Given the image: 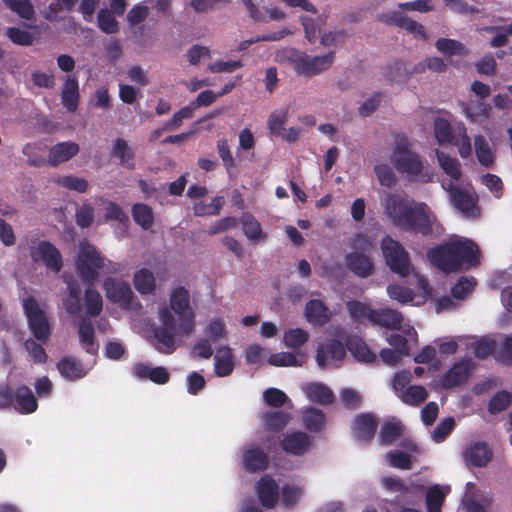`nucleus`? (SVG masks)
Instances as JSON below:
<instances>
[{
  "label": "nucleus",
  "mask_w": 512,
  "mask_h": 512,
  "mask_svg": "<svg viewBox=\"0 0 512 512\" xmlns=\"http://www.w3.org/2000/svg\"><path fill=\"white\" fill-rule=\"evenodd\" d=\"M170 307L160 309V325L153 330L152 345L166 355L176 350V337L189 336L195 329V313L190 305L189 291L179 286L170 294Z\"/></svg>",
  "instance_id": "1"
},
{
  "label": "nucleus",
  "mask_w": 512,
  "mask_h": 512,
  "mask_svg": "<svg viewBox=\"0 0 512 512\" xmlns=\"http://www.w3.org/2000/svg\"><path fill=\"white\" fill-rule=\"evenodd\" d=\"M383 207L393 225L405 232L428 237L439 235L443 231L436 215L424 202L410 201L399 194L388 193Z\"/></svg>",
  "instance_id": "2"
},
{
  "label": "nucleus",
  "mask_w": 512,
  "mask_h": 512,
  "mask_svg": "<svg viewBox=\"0 0 512 512\" xmlns=\"http://www.w3.org/2000/svg\"><path fill=\"white\" fill-rule=\"evenodd\" d=\"M106 265V259L92 244L85 242L80 244L79 252L75 259L76 270L84 284V306L89 316H98L103 310L101 294L94 288V283L99 276V270Z\"/></svg>",
  "instance_id": "3"
},
{
  "label": "nucleus",
  "mask_w": 512,
  "mask_h": 512,
  "mask_svg": "<svg viewBox=\"0 0 512 512\" xmlns=\"http://www.w3.org/2000/svg\"><path fill=\"white\" fill-rule=\"evenodd\" d=\"M395 146L391 154V163L402 174L418 177L423 182L432 181V174L425 168L421 156L411 150V142L405 133L394 136Z\"/></svg>",
  "instance_id": "4"
},
{
  "label": "nucleus",
  "mask_w": 512,
  "mask_h": 512,
  "mask_svg": "<svg viewBox=\"0 0 512 512\" xmlns=\"http://www.w3.org/2000/svg\"><path fill=\"white\" fill-rule=\"evenodd\" d=\"M23 310L27 317L29 329L35 339L41 343H47L51 336L50 323L33 296L24 298Z\"/></svg>",
  "instance_id": "5"
},
{
  "label": "nucleus",
  "mask_w": 512,
  "mask_h": 512,
  "mask_svg": "<svg viewBox=\"0 0 512 512\" xmlns=\"http://www.w3.org/2000/svg\"><path fill=\"white\" fill-rule=\"evenodd\" d=\"M381 248L390 270L401 277H405L410 272V257L400 242L390 236H385L381 242Z\"/></svg>",
  "instance_id": "6"
},
{
  "label": "nucleus",
  "mask_w": 512,
  "mask_h": 512,
  "mask_svg": "<svg viewBox=\"0 0 512 512\" xmlns=\"http://www.w3.org/2000/svg\"><path fill=\"white\" fill-rule=\"evenodd\" d=\"M449 194V200L455 209L460 211L467 218H476L480 214L478 208V196L449 181L442 185Z\"/></svg>",
  "instance_id": "7"
},
{
  "label": "nucleus",
  "mask_w": 512,
  "mask_h": 512,
  "mask_svg": "<svg viewBox=\"0 0 512 512\" xmlns=\"http://www.w3.org/2000/svg\"><path fill=\"white\" fill-rule=\"evenodd\" d=\"M29 255L34 263H40L54 273H59L63 268L62 254L50 241L34 243L29 247Z\"/></svg>",
  "instance_id": "8"
},
{
  "label": "nucleus",
  "mask_w": 512,
  "mask_h": 512,
  "mask_svg": "<svg viewBox=\"0 0 512 512\" xmlns=\"http://www.w3.org/2000/svg\"><path fill=\"white\" fill-rule=\"evenodd\" d=\"M335 60V53L329 52L323 56H310L302 54L292 60L295 72L298 75L314 76L328 70Z\"/></svg>",
  "instance_id": "9"
},
{
  "label": "nucleus",
  "mask_w": 512,
  "mask_h": 512,
  "mask_svg": "<svg viewBox=\"0 0 512 512\" xmlns=\"http://www.w3.org/2000/svg\"><path fill=\"white\" fill-rule=\"evenodd\" d=\"M427 256L434 266L445 273L458 271V260H456L453 240L430 249Z\"/></svg>",
  "instance_id": "10"
},
{
  "label": "nucleus",
  "mask_w": 512,
  "mask_h": 512,
  "mask_svg": "<svg viewBox=\"0 0 512 512\" xmlns=\"http://www.w3.org/2000/svg\"><path fill=\"white\" fill-rule=\"evenodd\" d=\"M456 260H458V271L476 268L480 265L481 252L479 246L470 239L453 240Z\"/></svg>",
  "instance_id": "11"
},
{
  "label": "nucleus",
  "mask_w": 512,
  "mask_h": 512,
  "mask_svg": "<svg viewBox=\"0 0 512 512\" xmlns=\"http://www.w3.org/2000/svg\"><path fill=\"white\" fill-rule=\"evenodd\" d=\"M106 297L113 303L119 304L125 309L131 307L134 293L129 283L108 277L103 283Z\"/></svg>",
  "instance_id": "12"
},
{
  "label": "nucleus",
  "mask_w": 512,
  "mask_h": 512,
  "mask_svg": "<svg viewBox=\"0 0 512 512\" xmlns=\"http://www.w3.org/2000/svg\"><path fill=\"white\" fill-rule=\"evenodd\" d=\"M255 492L259 503L266 509L276 507L280 498V488L277 481L270 474L259 478L255 484Z\"/></svg>",
  "instance_id": "13"
},
{
  "label": "nucleus",
  "mask_w": 512,
  "mask_h": 512,
  "mask_svg": "<svg viewBox=\"0 0 512 512\" xmlns=\"http://www.w3.org/2000/svg\"><path fill=\"white\" fill-rule=\"evenodd\" d=\"M473 364L469 359L455 362L452 367L439 379V385L444 389L461 386L467 382L471 374Z\"/></svg>",
  "instance_id": "14"
},
{
  "label": "nucleus",
  "mask_w": 512,
  "mask_h": 512,
  "mask_svg": "<svg viewBox=\"0 0 512 512\" xmlns=\"http://www.w3.org/2000/svg\"><path fill=\"white\" fill-rule=\"evenodd\" d=\"M242 466L248 473L263 472L269 466L268 453L256 445H249L242 450Z\"/></svg>",
  "instance_id": "15"
},
{
  "label": "nucleus",
  "mask_w": 512,
  "mask_h": 512,
  "mask_svg": "<svg viewBox=\"0 0 512 512\" xmlns=\"http://www.w3.org/2000/svg\"><path fill=\"white\" fill-rule=\"evenodd\" d=\"M311 443V437L302 431L287 433L280 441L281 448L287 454L294 456L304 455L309 450Z\"/></svg>",
  "instance_id": "16"
},
{
  "label": "nucleus",
  "mask_w": 512,
  "mask_h": 512,
  "mask_svg": "<svg viewBox=\"0 0 512 512\" xmlns=\"http://www.w3.org/2000/svg\"><path fill=\"white\" fill-rule=\"evenodd\" d=\"M378 421L371 413L358 414L352 425V431L357 440L362 442H370L377 430Z\"/></svg>",
  "instance_id": "17"
},
{
  "label": "nucleus",
  "mask_w": 512,
  "mask_h": 512,
  "mask_svg": "<svg viewBox=\"0 0 512 512\" xmlns=\"http://www.w3.org/2000/svg\"><path fill=\"white\" fill-rule=\"evenodd\" d=\"M11 407L19 414L27 415L37 410L38 401L28 386L20 385L13 390V402Z\"/></svg>",
  "instance_id": "18"
},
{
  "label": "nucleus",
  "mask_w": 512,
  "mask_h": 512,
  "mask_svg": "<svg viewBox=\"0 0 512 512\" xmlns=\"http://www.w3.org/2000/svg\"><path fill=\"white\" fill-rule=\"evenodd\" d=\"M492 457L493 451L485 442H475L463 451L465 462L473 467H486Z\"/></svg>",
  "instance_id": "19"
},
{
  "label": "nucleus",
  "mask_w": 512,
  "mask_h": 512,
  "mask_svg": "<svg viewBox=\"0 0 512 512\" xmlns=\"http://www.w3.org/2000/svg\"><path fill=\"white\" fill-rule=\"evenodd\" d=\"M345 265L360 278H367L374 273V263L369 254L350 252L345 256Z\"/></svg>",
  "instance_id": "20"
},
{
  "label": "nucleus",
  "mask_w": 512,
  "mask_h": 512,
  "mask_svg": "<svg viewBox=\"0 0 512 512\" xmlns=\"http://www.w3.org/2000/svg\"><path fill=\"white\" fill-rule=\"evenodd\" d=\"M86 313V317H83L78 324V335L79 342L86 353L97 356L99 351V343L96 340L95 330L92 321Z\"/></svg>",
  "instance_id": "21"
},
{
  "label": "nucleus",
  "mask_w": 512,
  "mask_h": 512,
  "mask_svg": "<svg viewBox=\"0 0 512 512\" xmlns=\"http://www.w3.org/2000/svg\"><path fill=\"white\" fill-rule=\"evenodd\" d=\"M79 144L73 141L59 142L49 149L47 162L52 167L67 162L78 154Z\"/></svg>",
  "instance_id": "22"
},
{
  "label": "nucleus",
  "mask_w": 512,
  "mask_h": 512,
  "mask_svg": "<svg viewBox=\"0 0 512 512\" xmlns=\"http://www.w3.org/2000/svg\"><path fill=\"white\" fill-rule=\"evenodd\" d=\"M57 370L67 381H77L88 374L81 360L74 356H64L57 362Z\"/></svg>",
  "instance_id": "23"
},
{
  "label": "nucleus",
  "mask_w": 512,
  "mask_h": 512,
  "mask_svg": "<svg viewBox=\"0 0 512 512\" xmlns=\"http://www.w3.org/2000/svg\"><path fill=\"white\" fill-rule=\"evenodd\" d=\"M402 322V313L389 307L374 309L371 321L373 325L395 330L400 329Z\"/></svg>",
  "instance_id": "24"
},
{
  "label": "nucleus",
  "mask_w": 512,
  "mask_h": 512,
  "mask_svg": "<svg viewBox=\"0 0 512 512\" xmlns=\"http://www.w3.org/2000/svg\"><path fill=\"white\" fill-rule=\"evenodd\" d=\"M346 355L345 346L337 339H332L328 343L321 345L316 351V362L321 369L327 366L326 358L333 360H342Z\"/></svg>",
  "instance_id": "25"
},
{
  "label": "nucleus",
  "mask_w": 512,
  "mask_h": 512,
  "mask_svg": "<svg viewBox=\"0 0 512 512\" xmlns=\"http://www.w3.org/2000/svg\"><path fill=\"white\" fill-rule=\"evenodd\" d=\"M305 317L314 325L323 326L331 319V312L328 306L319 299H311L305 305Z\"/></svg>",
  "instance_id": "26"
},
{
  "label": "nucleus",
  "mask_w": 512,
  "mask_h": 512,
  "mask_svg": "<svg viewBox=\"0 0 512 512\" xmlns=\"http://www.w3.org/2000/svg\"><path fill=\"white\" fill-rule=\"evenodd\" d=\"M346 347L359 362L369 364L376 361V354L372 352L367 343L358 336H349L346 340Z\"/></svg>",
  "instance_id": "27"
},
{
  "label": "nucleus",
  "mask_w": 512,
  "mask_h": 512,
  "mask_svg": "<svg viewBox=\"0 0 512 512\" xmlns=\"http://www.w3.org/2000/svg\"><path fill=\"white\" fill-rule=\"evenodd\" d=\"M110 155L119 159V164L122 167L128 170L135 168V153L124 139L117 138L114 141Z\"/></svg>",
  "instance_id": "28"
},
{
  "label": "nucleus",
  "mask_w": 512,
  "mask_h": 512,
  "mask_svg": "<svg viewBox=\"0 0 512 512\" xmlns=\"http://www.w3.org/2000/svg\"><path fill=\"white\" fill-rule=\"evenodd\" d=\"M68 297L64 300V306L68 314L78 315L82 310L81 293L82 288L78 280L68 278L66 280Z\"/></svg>",
  "instance_id": "29"
},
{
  "label": "nucleus",
  "mask_w": 512,
  "mask_h": 512,
  "mask_svg": "<svg viewBox=\"0 0 512 512\" xmlns=\"http://www.w3.org/2000/svg\"><path fill=\"white\" fill-rule=\"evenodd\" d=\"M79 84L75 77H67L61 92L63 106L69 112H75L79 105Z\"/></svg>",
  "instance_id": "30"
},
{
  "label": "nucleus",
  "mask_w": 512,
  "mask_h": 512,
  "mask_svg": "<svg viewBox=\"0 0 512 512\" xmlns=\"http://www.w3.org/2000/svg\"><path fill=\"white\" fill-rule=\"evenodd\" d=\"M135 289L141 295L153 294L156 290V279L153 272L147 268H141L135 271L133 276Z\"/></svg>",
  "instance_id": "31"
},
{
  "label": "nucleus",
  "mask_w": 512,
  "mask_h": 512,
  "mask_svg": "<svg viewBox=\"0 0 512 512\" xmlns=\"http://www.w3.org/2000/svg\"><path fill=\"white\" fill-rule=\"evenodd\" d=\"M214 361L215 374L218 377H226L233 372V354L232 350L228 346L221 347L217 350Z\"/></svg>",
  "instance_id": "32"
},
{
  "label": "nucleus",
  "mask_w": 512,
  "mask_h": 512,
  "mask_svg": "<svg viewBox=\"0 0 512 512\" xmlns=\"http://www.w3.org/2000/svg\"><path fill=\"white\" fill-rule=\"evenodd\" d=\"M403 430L404 426L400 421H385L380 429V443L385 446L393 444L401 437Z\"/></svg>",
  "instance_id": "33"
},
{
  "label": "nucleus",
  "mask_w": 512,
  "mask_h": 512,
  "mask_svg": "<svg viewBox=\"0 0 512 512\" xmlns=\"http://www.w3.org/2000/svg\"><path fill=\"white\" fill-rule=\"evenodd\" d=\"M307 396L310 401L322 405L332 404L335 396L330 388L321 383H312L307 388Z\"/></svg>",
  "instance_id": "34"
},
{
  "label": "nucleus",
  "mask_w": 512,
  "mask_h": 512,
  "mask_svg": "<svg viewBox=\"0 0 512 512\" xmlns=\"http://www.w3.org/2000/svg\"><path fill=\"white\" fill-rule=\"evenodd\" d=\"M437 159L443 171L454 181H459L462 177L460 162L457 158L451 157L444 152L437 151Z\"/></svg>",
  "instance_id": "35"
},
{
  "label": "nucleus",
  "mask_w": 512,
  "mask_h": 512,
  "mask_svg": "<svg viewBox=\"0 0 512 512\" xmlns=\"http://www.w3.org/2000/svg\"><path fill=\"white\" fill-rule=\"evenodd\" d=\"M132 216L135 223L144 230L150 229L154 221L153 210L145 203L134 204L132 207Z\"/></svg>",
  "instance_id": "36"
},
{
  "label": "nucleus",
  "mask_w": 512,
  "mask_h": 512,
  "mask_svg": "<svg viewBox=\"0 0 512 512\" xmlns=\"http://www.w3.org/2000/svg\"><path fill=\"white\" fill-rule=\"evenodd\" d=\"M350 317L357 322L364 320L372 321L374 309L370 305L358 300H350L346 303Z\"/></svg>",
  "instance_id": "37"
},
{
  "label": "nucleus",
  "mask_w": 512,
  "mask_h": 512,
  "mask_svg": "<svg viewBox=\"0 0 512 512\" xmlns=\"http://www.w3.org/2000/svg\"><path fill=\"white\" fill-rule=\"evenodd\" d=\"M428 392L425 387L421 385H411L403 391L400 398L401 400L410 406H420L426 401Z\"/></svg>",
  "instance_id": "38"
},
{
  "label": "nucleus",
  "mask_w": 512,
  "mask_h": 512,
  "mask_svg": "<svg viewBox=\"0 0 512 512\" xmlns=\"http://www.w3.org/2000/svg\"><path fill=\"white\" fill-rule=\"evenodd\" d=\"M41 151H43V147L39 142L26 143L22 149L23 155L27 157L28 164L38 168L48 164L47 159L40 154Z\"/></svg>",
  "instance_id": "39"
},
{
  "label": "nucleus",
  "mask_w": 512,
  "mask_h": 512,
  "mask_svg": "<svg viewBox=\"0 0 512 512\" xmlns=\"http://www.w3.org/2000/svg\"><path fill=\"white\" fill-rule=\"evenodd\" d=\"M385 77L390 83L405 82L409 77V69L402 60L397 59L388 64Z\"/></svg>",
  "instance_id": "40"
},
{
  "label": "nucleus",
  "mask_w": 512,
  "mask_h": 512,
  "mask_svg": "<svg viewBox=\"0 0 512 512\" xmlns=\"http://www.w3.org/2000/svg\"><path fill=\"white\" fill-rule=\"evenodd\" d=\"M475 153L481 165L489 167L494 162V156L489 143L482 135H477L474 139Z\"/></svg>",
  "instance_id": "41"
},
{
  "label": "nucleus",
  "mask_w": 512,
  "mask_h": 512,
  "mask_svg": "<svg viewBox=\"0 0 512 512\" xmlns=\"http://www.w3.org/2000/svg\"><path fill=\"white\" fill-rule=\"evenodd\" d=\"M325 415L317 408H308L303 415L304 426L312 432H320L324 427Z\"/></svg>",
  "instance_id": "42"
},
{
  "label": "nucleus",
  "mask_w": 512,
  "mask_h": 512,
  "mask_svg": "<svg viewBox=\"0 0 512 512\" xmlns=\"http://www.w3.org/2000/svg\"><path fill=\"white\" fill-rule=\"evenodd\" d=\"M242 228L245 236L252 241L265 239L260 223L253 215H244L242 217Z\"/></svg>",
  "instance_id": "43"
},
{
  "label": "nucleus",
  "mask_w": 512,
  "mask_h": 512,
  "mask_svg": "<svg viewBox=\"0 0 512 512\" xmlns=\"http://www.w3.org/2000/svg\"><path fill=\"white\" fill-rule=\"evenodd\" d=\"M263 421L267 430L277 432L287 425L289 414L283 411L267 412L263 415Z\"/></svg>",
  "instance_id": "44"
},
{
  "label": "nucleus",
  "mask_w": 512,
  "mask_h": 512,
  "mask_svg": "<svg viewBox=\"0 0 512 512\" xmlns=\"http://www.w3.org/2000/svg\"><path fill=\"white\" fill-rule=\"evenodd\" d=\"M435 46L437 50L445 56L462 55L465 54L464 45L457 40L450 38H439Z\"/></svg>",
  "instance_id": "45"
},
{
  "label": "nucleus",
  "mask_w": 512,
  "mask_h": 512,
  "mask_svg": "<svg viewBox=\"0 0 512 512\" xmlns=\"http://www.w3.org/2000/svg\"><path fill=\"white\" fill-rule=\"evenodd\" d=\"M224 205V198L216 196L210 203L198 202L194 205V214L196 216L218 215Z\"/></svg>",
  "instance_id": "46"
},
{
  "label": "nucleus",
  "mask_w": 512,
  "mask_h": 512,
  "mask_svg": "<svg viewBox=\"0 0 512 512\" xmlns=\"http://www.w3.org/2000/svg\"><path fill=\"white\" fill-rule=\"evenodd\" d=\"M97 21L100 30L106 34H115L119 30L114 14L106 8L100 9Z\"/></svg>",
  "instance_id": "47"
},
{
  "label": "nucleus",
  "mask_w": 512,
  "mask_h": 512,
  "mask_svg": "<svg viewBox=\"0 0 512 512\" xmlns=\"http://www.w3.org/2000/svg\"><path fill=\"white\" fill-rule=\"evenodd\" d=\"M387 293L391 299L401 304L410 303L415 298V292L412 289L399 284H389L387 286Z\"/></svg>",
  "instance_id": "48"
},
{
  "label": "nucleus",
  "mask_w": 512,
  "mask_h": 512,
  "mask_svg": "<svg viewBox=\"0 0 512 512\" xmlns=\"http://www.w3.org/2000/svg\"><path fill=\"white\" fill-rule=\"evenodd\" d=\"M7 7L23 19L31 20L35 11L30 0H4Z\"/></svg>",
  "instance_id": "49"
},
{
  "label": "nucleus",
  "mask_w": 512,
  "mask_h": 512,
  "mask_svg": "<svg viewBox=\"0 0 512 512\" xmlns=\"http://www.w3.org/2000/svg\"><path fill=\"white\" fill-rule=\"evenodd\" d=\"M309 338L307 331L301 328L289 329L284 333L283 341L289 348H298L304 345Z\"/></svg>",
  "instance_id": "50"
},
{
  "label": "nucleus",
  "mask_w": 512,
  "mask_h": 512,
  "mask_svg": "<svg viewBox=\"0 0 512 512\" xmlns=\"http://www.w3.org/2000/svg\"><path fill=\"white\" fill-rule=\"evenodd\" d=\"M56 183L68 190L84 193L88 189V182L84 178L73 175L59 176Z\"/></svg>",
  "instance_id": "51"
},
{
  "label": "nucleus",
  "mask_w": 512,
  "mask_h": 512,
  "mask_svg": "<svg viewBox=\"0 0 512 512\" xmlns=\"http://www.w3.org/2000/svg\"><path fill=\"white\" fill-rule=\"evenodd\" d=\"M512 396L507 391L497 392L488 403V411L491 414L500 413L506 410L511 404Z\"/></svg>",
  "instance_id": "52"
},
{
  "label": "nucleus",
  "mask_w": 512,
  "mask_h": 512,
  "mask_svg": "<svg viewBox=\"0 0 512 512\" xmlns=\"http://www.w3.org/2000/svg\"><path fill=\"white\" fill-rule=\"evenodd\" d=\"M476 286L474 277H460L458 281L451 288V294L456 299H464L469 293H471Z\"/></svg>",
  "instance_id": "53"
},
{
  "label": "nucleus",
  "mask_w": 512,
  "mask_h": 512,
  "mask_svg": "<svg viewBox=\"0 0 512 512\" xmlns=\"http://www.w3.org/2000/svg\"><path fill=\"white\" fill-rule=\"evenodd\" d=\"M445 495L439 486L435 485L426 493V505L429 512H440Z\"/></svg>",
  "instance_id": "54"
},
{
  "label": "nucleus",
  "mask_w": 512,
  "mask_h": 512,
  "mask_svg": "<svg viewBox=\"0 0 512 512\" xmlns=\"http://www.w3.org/2000/svg\"><path fill=\"white\" fill-rule=\"evenodd\" d=\"M435 137L440 144L451 143L453 133L448 120L437 118L434 122Z\"/></svg>",
  "instance_id": "55"
},
{
  "label": "nucleus",
  "mask_w": 512,
  "mask_h": 512,
  "mask_svg": "<svg viewBox=\"0 0 512 512\" xmlns=\"http://www.w3.org/2000/svg\"><path fill=\"white\" fill-rule=\"evenodd\" d=\"M268 363L276 367L300 366L296 355L291 352H279L271 354Z\"/></svg>",
  "instance_id": "56"
},
{
  "label": "nucleus",
  "mask_w": 512,
  "mask_h": 512,
  "mask_svg": "<svg viewBox=\"0 0 512 512\" xmlns=\"http://www.w3.org/2000/svg\"><path fill=\"white\" fill-rule=\"evenodd\" d=\"M374 172L379 183L385 187H392L396 184L397 178L392 168L387 164H378L374 167Z\"/></svg>",
  "instance_id": "57"
},
{
  "label": "nucleus",
  "mask_w": 512,
  "mask_h": 512,
  "mask_svg": "<svg viewBox=\"0 0 512 512\" xmlns=\"http://www.w3.org/2000/svg\"><path fill=\"white\" fill-rule=\"evenodd\" d=\"M24 347L35 363L43 364L47 361L48 356L41 343L29 338L24 342Z\"/></svg>",
  "instance_id": "58"
},
{
  "label": "nucleus",
  "mask_w": 512,
  "mask_h": 512,
  "mask_svg": "<svg viewBox=\"0 0 512 512\" xmlns=\"http://www.w3.org/2000/svg\"><path fill=\"white\" fill-rule=\"evenodd\" d=\"M265 403L274 408H280L288 401L287 395L280 389L268 388L263 393Z\"/></svg>",
  "instance_id": "59"
},
{
  "label": "nucleus",
  "mask_w": 512,
  "mask_h": 512,
  "mask_svg": "<svg viewBox=\"0 0 512 512\" xmlns=\"http://www.w3.org/2000/svg\"><path fill=\"white\" fill-rule=\"evenodd\" d=\"M303 494L302 488L286 484L281 489V500L286 507H293Z\"/></svg>",
  "instance_id": "60"
},
{
  "label": "nucleus",
  "mask_w": 512,
  "mask_h": 512,
  "mask_svg": "<svg viewBox=\"0 0 512 512\" xmlns=\"http://www.w3.org/2000/svg\"><path fill=\"white\" fill-rule=\"evenodd\" d=\"M217 152L222 160V164L227 172L235 167V159L231 153L227 139L223 138L217 141Z\"/></svg>",
  "instance_id": "61"
},
{
  "label": "nucleus",
  "mask_w": 512,
  "mask_h": 512,
  "mask_svg": "<svg viewBox=\"0 0 512 512\" xmlns=\"http://www.w3.org/2000/svg\"><path fill=\"white\" fill-rule=\"evenodd\" d=\"M387 459L392 467L403 470L411 469V456L406 452L399 450L391 451L387 454Z\"/></svg>",
  "instance_id": "62"
},
{
  "label": "nucleus",
  "mask_w": 512,
  "mask_h": 512,
  "mask_svg": "<svg viewBox=\"0 0 512 512\" xmlns=\"http://www.w3.org/2000/svg\"><path fill=\"white\" fill-rule=\"evenodd\" d=\"M6 35L14 44L21 46H29L34 40V37L30 32L17 27L8 28Z\"/></svg>",
  "instance_id": "63"
},
{
  "label": "nucleus",
  "mask_w": 512,
  "mask_h": 512,
  "mask_svg": "<svg viewBox=\"0 0 512 512\" xmlns=\"http://www.w3.org/2000/svg\"><path fill=\"white\" fill-rule=\"evenodd\" d=\"M287 110L274 111L268 119L269 131L274 135H279L284 130V124L287 121Z\"/></svg>",
  "instance_id": "64"
}]
</instances>
